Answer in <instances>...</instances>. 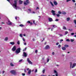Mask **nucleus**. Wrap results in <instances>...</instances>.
Instances as JSON below:
<instances>
[{"instance_id": "f257e3e1", "label": "nucleus", "mask_w": 76, "mask_h": 76, "mask_svg": "<svg viewBox=\"0 0 76 76\" xmlns=\"http://www.w3.org/2000/svg\"><path fill=\"white\" fill-rule=\"evenodd\" d=\"M17 1H14V3L12 5L13 7L15 9L17 10V9H19V7H17Z\"/></svg>"}, {"instance_id": "f03ea898", "label": "nucleus", "mask_w": 76, "mask_h": 76, "mask_svg": "<svg viewBox=\"0 0 76 76\" xmlns=\"http://www.w3.org/2000/svg\"><path fill=\"white\" fill-rule=\"evenodd\" d=\"M20 52V48H18L17 49L15 53L16 54H19V53Z\"/></svg>"}, {"instance_id": "7ed1b4c3", "label": "nucleus", "mask_w": 76, "mask_h": 76, "mask_svg": "<svg viewBox=\"0 0 76 76\" xmlns=\"http://www.w3.org/2000/svg\"><path fill=\"white\" fill-rule=\"evenodd\" d=\"M10 72L11 73H12V74H13L14 75H16V71L14 70H12L10 71Z\"/></svg>"}, {"instance_id": "20e7f679", "label": "nucleus", "mask_w": 76, "mask_h": 76, "mask_svg": "<svg viewBox=\"0 0 76 76\" xmlns=\"http://www.w3.org/2000/svg\"><path fill=\"white\" fill-rule=\"evenodd\" d=\"M28 13H32V14H35V12L34 11H31V9H28Z\"/></svg>"}, {"instance_id": "39448f33", "label": "nucleus", "mask_w": 76, "mask_h": 76, "mask_svg": "<svg viewBox=\"0 0 76 76\" xmlns=\"http://www.w3.org/2000/svg\"><path fill=\"white\" fill-rule=\"evenodd\" d=\"M29 0H26V1H25L24 2V5H27L28 4H29Z\"/></svg>"}, {"instance_id": "423d86ee", "label": "nucleus", "mask_w": 76, "mask_h": 76, "mask_svg": "<svg viewBox=\"0 0 76 76\" xmlns=\"http://www.w3.org/2000/svg\"><path fill=\"white\" fill-rule=\"evenodd\" d=\"M27 61L28 62L29 64H32V62L31 61H30V59H29V58H27Z\"/></svg>"}, {"instance_id": "0eeeda50", "label": "nucleus", "mask_w": 76, "mask_h": 76, "mask_svg": "<svg viewBox=\"0 0 76 76\" xmlns=\"http://www.w3.org/2000/svg\"><path fill=\"white\" fill-rule=\"evenodd\" d=\"M7 25H11L13 24L12 22H10V20H8V22L7 23Z\"/></svg>"}, {"instance_id": "6e6552de", "label": "nucleus", "mask_w": 76, "mask_h": 76, "mask_svg": "<svg viewBox=\"0 0 76 76\" xmlns=\"http://www.w3.org/2000/svg\"><path fill=\"white\" fill-rule=\"evenodd\" d=\"M45 50H48L50 49V46L48 45H47L45 47Z\"/></svg>"}, {"instance_id": "1a4fd4ad", "label": "nucleus", "mask_w": 76, "mask_h": 76, "mask_svg": "<svg viewBox=\"0 0 76 76\" xmlns=\"http://www.w3.org/2000/svg\"><path fill=\"white\" fill-rule=\"evenodd\" d=\"M23 56L26 57L27 56V54L25 52H23Z\"/></svg>"}, {"instance_id": "9d476101", "label": "nucleus", "mask_w": 76, "mask_h": 76, "mask_svg": "<svg viewBox=\"0 0 76 76\" xmlns=\"http://www.w3.org/2000/svg\"><path fill=\"white\" fill-rule=\"evenodd\" d=\"M51 12H52V13H53V15H56V13H55V11L52 10Z\"/></svg>"}, {"instance_id": "9b49d317", "label": "nucleus", "mask_w": 76, "mask_h": 76, "mask_svg": "<svg viewBox=\"0 0 76 76\" xmlns=\"http://www.w3.org/2000/svg\"><path fill=\"white\" fill-rule=\"evenodd\" d=\"M76 64L75 63H73L71 68H74V67H75V66H76Z\"/></svg>"}, {"instance_id": "f8f14e48", "label": "nucleus", "mask_w": 76, "mask_h": 76, "mask_svg": "<svg viewBox=\"0 0 76 76\" xmlns=\"http://www.w3.org/2000/svg\"><path fill=\"white\" fill-rule=\"evenodd\" d=\"M16 49V46H14L13 48H12V51H15V50Z\"/></svg>"}, {"instance_id": "ddd939ff", "label": "nucleus", "mask_w": 76, "mask_h": 76, "mask_svg": "<svg viewBox=\"0 0 76 76\" xmlns=\"http://www.w3.org/2000/svg\"><path fill=\"white\" fill-rule=\"evenodd\" d=\"M53 3L55 5V6L57 5V2L56 1H53Z\"/></svg>"}, {"instance_id": "4468645a", "label": "nucleus", "mask_w": 76, "mask_h": 76, "mask_svg": "<svg viewBox=\"0 0 76 76\" xmlns=\"http://www.w3.org/2000/svg\"><path fill=\"white\" fill-rule=\"evenodd\" d=\"M49 22H52L53 21V19L51 18H49Z\"/></svg>"}, {"instance_id": "2eb2a0df", "label": "nucleus", "mask_w": 76, "mask_h": 76, "mask_svg": "<svg viewBox=\"0 0 76 76\" xmlns=\"http://www.w3.org/2000/svg\"><path fill=\"white\" fill-rule=\"evenodd\" d=\"M10 44H11V45H15V42H10Z\"/></svg>"}, {"instance_id": "dca6fc26", "label": "nucleus", "mask_w": 76, "mask_h": 76, "mask_svg": "<svg viewBox=\"0 0 76 76\" xmlns=\"http://www.w3.org/2000/svg\"><path fill=\"white\" fill-rule=\"evenodd\" d=\"M31 69H30L28 72V75H30L31 74Z\"/></svg>"}, {"instance_id": "f3484780", "label": "nucleus", "mask_w": 76, "mask_h": 76, "mask_svg": "<svg viewBox=\"0 0 76 76\" xmlns=\"http://www.w3.org/2000/svg\"><path fill=\"white\" fill-rule=\"evenodd\" d=\"M69 64L70 65V68H72V62H70Z\"/></svg>"}, {"instance_id": "a211bd4d", "label": "nucleus", "mask_w": 76, "mask_h": 76, "mask_svg": "<svg viewBox=\"0 0 76 76\" xmlns=\"http://www.w3.org/2000/svg\"><path fill=\"white\" fill-rule=\"evenodd\" d=\"M64 47L66 48H67L68 47H69V45H64Z\"/></svg>"}, {"instance_id": "6ab92c4d", "label": "nucleus", "mask_w": 76, "mask_h": 76, "mask_svg": "<svg viewBox=\"0 0 76 76\" xmlns=\"http://www.w3.org/2000/svg\"><path fill=\"white\" fill-rule=\"evenodd\" d=\"M61 13L63 15H66V12H65L63 11Z\"/></svg>"}, {"instance_id": "aec40b11", "label": "nucleus", "mask_w": 76, "mask_h": 76, "mask_svg": "<svg viewBox=\"0 0 76 76\" xmlns=\"http://www.w3.org/2000/svg\"><path fill=\"white\" fill-rule=\"evenodd\" d=\"M19 4H22V1L21 0L19 1Z\"/></svg>"}, {"instance_id": "412c9836", "label": "nucleus", "mask_w": 76, "mask_h": 76, "mask_svg": "<svg viewBox=\"0 0 76 76\" xmlns=\"http://www.w3.org/2000/svg\"><path fill=\"white\" fill-rule=\"evenodd\" d=\"M5 41H7L8 40V38L7 37H6L4 39Z\"/></svg>"}, {"instance_id": "4be33fe9", "label": "nucleus", "mask_w": 76, "mask_h": 76, "mask_svg": "<svg viewBox=\"0 0 76 76\" xmlns=\"http://www.w3.org/2000/svg\"><path fill=\"white\" fill-rule=\"evenodd\" d=\"M17 44H18V45H20V41H18L17 42Z\"/></svg>"}, {"instance_id": "5701e85b", "label": "nucleus", "mask_w": 76, "mask_h": 76, "mask_svg": "<svg viewBox=\"0 0 76 76\" xmlns=\"http://www.w3.org/2000/svg\"><path fill=\"white\" fill-rule=\"evenodd\" d=\"M62 49L63 50H66V48L64 47H63L62 48Z\"/></svg>"}, {"instance_id": "b1692460", "label": "nucleus", "mask_w": 76, "mask_h": 76, "mask_svg": "<svg viewBox=\"0 0 76 76\" xmlns=\"http://www.w3.org/2000/svg\"><path fill=\"white\" fill-rule=\"evenodd\" d=\"M63 29H64V30H66V27L65 26H64L63 27Z\"/></svg>"}, {"instance_id": "393cba45", "label": "nucleus", "mask_w": 76, "mask_h": 76, "mask_svg": "<svg viewBox=\"0 0 76 76\" xmlns=\"http://www.w3.org/2000/svg\"><path fill=\"white\" fill-rule=\"evenodd\" d=\"M74 22L75 25H76V20H74Z\"/></svg>"}, {"instance_id": "a878e982", "label": "nucleus", "mask_w": 76, "mask_h": 76, "mask_svg": "<svg viewBox=\"0 0 76 76\" xmlns=\"http://www.w3.org/2000/svg\"><path fill=\"white\" fill-rule=\"evenodd\" d=\"M52 26H53V27H54V28H56L57 27V26L55 25H52Z\"/></svg>"}, {"instance_id": "bb28decb", "label": "nucleus", "mask_w": 76, "mask_h": 76, "mask_svg": "<svg viewBox=\"0 0 76 76\" xmlns=\"http://www.w3.org/2000/svg\"><path fill=\"white\" fill-rule=\"evenodd\" d=\"M70 18H67V21H69V20H70Z\"/></svg>"}, {"instance_id": "cd10ccee", "label": "nucleus", "mask_w": 76, "mask_h": 76, "mask_svg": "<svg viewBox=\"0 0 76 76\" xmlns=\"http://www.w3.org/2000/svg\"><path fill=\"white\" fill-rule=\"evenodd\" d=\"M50 3L52 6H54V5L53 4L52 2H50Z\"/></svg>"}, {"instance_id": "c85d7f7f", "label": "nucleus", "mask_w": 76, "mask_h": 76, "mask_svg": "<svg viewBox=\"0 0 76 76\" xmlns=\"http://www.w3.org/2000/svg\"><path fill=\"white\" fill-rule=\"evenodd\" d=\"M42 72L43 73H45V69H43Z\"/></svg>"}, {"instance_id": "c756f323", "label": "nucleus", "mask_w": 76, "mask_h": 76, "mask_svg": "<svg viewBox=\"0 0 76 76\" xmlns=\"http://www.w3.org/2000/svg\"><path fill=\"white\" fill-rule=\"evenodd\" d=\"M10 65H11V66H14V65L13 64V63H11Z\"/></svg>"}, {"instance_id": "7c9ffc66", "label": "nucleus", "mask_w": 76, "mask_h": 76, "mask_svg": "<svg viewBox=\"0 0 76 76\" xmlns=\"http://www.w3.org/2000/svg\"><path fill=\"white\" fill-rule=\"evenodd\" d=\"M56 15L58 17H59V16H60V15L59 14H56Z\"/></svg>"}, {"instance_id": "2f4dec72", "label": "nucleus", "mask_w": 76, "mask_h": 76, "mask_svg": "<svg viewBox=\"0 0 76 76\" xmlns=\"http://www.w3.org/2000/svg\"><path fill=\"white\" fill-rule=\"evenodd\" d=\"M68 34V31H65V35H66V34Z\"/></svg>"}, {"instance_id": "473e14b6", "label": "nucleus", "mask_w": 76, "mask_h": 76, "mask_svg": "<svg viewBox=\"0 0 76 76\" xmlns=\"http://www.w3.org/2000/svg\"><path fill=\"white\" fill-rule=\"evenodd\" d=\"M20 37H22V34H20Z\"/></svg>"}, {"instance_id": "72a5a7b5", "label": "nucleus", "mask_w": 76, "mask_h": 76, "mask_svg": "<svg viewBox=\"0 0 76 76\" xmlns=\"http://www.w3.org/2000/svg\"><path fill=\"white\" fill-rule=\"evenodd\" d=\"M56 76H58V73H56L55 74Z\"/></svg>"}, {"instance_id": "f704fd0d", "label": "nucleus", "mask_w": 76, "mask_h": 76, "mask_svg": "<svg viewBox=\"0 0 76 76\" xmlns=\"http://www.w3.org/2000/svg\"><path fill=\"white\" fill-rule=\"evenodd\" d=\"M66 41H68V42H69L70 41V40L69 39H67L66 40Z\"/></svg>"}, {"instance_id": "c9c22d12", "label": "nucleus", "mask_w": 76, "mask_h": 76, "mask_svg": "<svg viewBox=\"0 0 76 76\" xmlns=\"http://www.w3.org/2000/svg\"><path fill=\"white\" fill-rule=\"evenodd\" d=\"M54 73H57V71L56 70H54Z\"/></svg>"}, {"instance_id": "e433bc0d", "label": "nucleus", "mask_w": 76, "mask_h": 76, "mask_svg": "<svg viewBox=\"0 0 76 76\" xmlns=\"http://www.w3.org/2000/svg\"><path fill=\"white\" fill-rule=\"evenodd\" d=\"M71 42H73V41H74V40L73 39H71Z\"/></svg>"}, {"instance_id": "4c0bfd02", "label": "nucleus", "mask_w": 76, "mask_h": 76, "mask_svg": "<svg viewBox=\"0 0 76 76\" xmlns=\"http://www.w3.org/2000/svg\"><path fill=\"white\" fill-rule=\"evenodd\" d=\"M71 35H75V33H72L71 34Z\"/></svg>"}, {"instance_id": "58836bf2", "label": "nucleus", "mask_w": 76, "mask_h": 76, "mask_svg": "<svg viewBox=\"0 0 76 76\" xmlns=\"http://www.w3.org/2000/svg\"><path fill=\"white\" fill-rule=\"evenodd\" d=\"M33 23L34 24V25H36V23H35V20H33Z\"/></svg>"}, {"instance_id": "ea45409f", "label": "nucleus", "mask_w": 76, "mask_h": 76, "mask_svg": "<svg viewBox=\"0 0 76 76\" xmlns=\"http://www.w3.org/2000/svg\"><path fill=\"white\" fill-rule=\"evenodd\" d=\"M58 13L59 14H61V12L60 11H58Z\"/></svg>"}, {"instance_id": "a19ab883", "label": "nucleus", "mask_w": 76, "mask_h": 76, "mask_svg": "<svg viewBox=\"0 0 76 76\" xmlns=\"http://www.w3.org/2000/svg\"><path fill=\"white\" fill-rule=\"evenodd\" d=\"M27 48H26L24 49L23 51H26V49Z\"/></svg>"}, {"instance_id": "79ce46f5", "label": "nucleus", "mask_w": 76, "mask_h": 76, "mask_svg": "<svg viewBox=\"0 0 76 76\" xmlns=\"http://www.w3.org/2000/svg\"><path fill=\"white\" fill-rule=\"evenodd\" d=\"M55 21H56V22H57L58 21V19H57L55 20Z\"/></svg>"}, {"instance_id": "37998d69", "label": "nucleus", "mask_w": 76, "mask_h": 76, "mask_svg": "<svg viewBox=\"0 0 76 76\" xmlns=\"http://www.w3.org/2000/svg\"><path fill=\"white\" fill-rule=\"evenodd\" d=\"M19 26H21V27L23 26V25L22 24H20Z\"/></svg>"}, {"instance_id": "c03bdc74", "label": "nucleus", "mask_w": 76, "mask_h": 76, "mask_svg": "<svg viewBox=\"0 0 76 76\" xmlns=\"http://www.w3.org/2000/svg\"><path fill=\"white\" fill-rule=\"evenodd\" d=\"M22 75L23 76H25V73H22Z\"/></svg>"}, {"instance_id": "a18cd8bd", "label": "nucleus", "mask_w": 76, "mask_h": 76, "mask_svg": "<svg viewBox=\"0 0 76 76\" xmlns=\"http://www.w3.org/2000/svg\"><path fill=\"white\" fill-rule=\"evenodd\" d=\"M22 61V59H20L19 60V62H21V61Z\"/></svg>"}, {"instance_id": "49530a36", "label": "nucleus", "mask_w": 76, "mask_h": 76, "mask_svg": "<svg viewBox=\"0 0 76 76\" xmlns=\"http://www.w3.org/2000/svg\"><path fill=\"white\" fill-rule=\"evenodd\" d=\"M37 69H36L35 70V73H37Z\"/></svg>"}, {"instance_id": "de8ad7c7", "label": "nucleus", "mask_w": 76, "mask_h": 76, "mask_svg": "<svg viewBox=\"0 0 76 76\" xmlns=\"http://www.w3.org/2000/svg\"><path fill=\"white\" fill-rule=\"evenodd\" d=\"M72 1L74 3H75V0H72Z\"/></svg>"}, {"instance_id": "09e8293b", "label": "nucleus", "mask_w": 76, "mask_h": 76, "mask_svg": "<svg viewBox=\"0 0 76 76\" xmlns=\"http://www.w3.org/2000/svg\"><path fill=\"white\" fill-rule=\"evenodd\" d=\"M50 60L49 59H47V62H48V61H49Z\"/></svg>"}, {"instance_id": "8fccbe9b", "label": "nucleus", "mask_w": 76, "mask_h": 76, "mask_svg": "<svg viewBox=\"0 0 76 76\" xmlns=\"http://www.w3.org/2000/svg\"><path fill=\"white\" fill-rule=\"evenodd\" d=\"M58 48H60V47H61V45H59L58 46Z\"/></svg>"}, {"instance_id": "3c124183", "label": "nucleus", "mask_w": 76, "mask_h": 76, "mask_svg": "<svg viewBox=\"0 0 76 76\" xmlns=\"http://www.w3.org/2000/svg\"><path fill=\"white\" fill-rule=\"evenodd\" d=\"M61 41H63V40L61 39L60 40V42L61 43Z\"/></svg>"}, {"instance_id": "603ef678", "label": "nucleus", "mask_w": 76, "mask_h": 76, "mask_svg": "<svg viewBox=\"0 0 76 76\" xmlns=\"http://www.w3.org/2000/svg\"><path fill=\"white\" fill-rule=\"evenodd\" d=\"M69 31H73V30L72 29H69Z\"/></svg>"}, {"instance_id": "864d4df0", "label": "nucleus", "mask_w": 76, "mask_h": 76, "mask_svg": "<svg viewBox=\"0 0 76 76\" xmlns=\"http://www.w3.org/2000/svg\"><path fill=\"white\" fill-rule=\"evenodd\" d=\"M27 23H31V22L29 21H27Z\"/></svg>"}, {"instance_id": "5fc2aeb1", "label": "nucleus", "mask_w": 76, "mask_h": 76, "mask_svg": "<svg viewBox=\"0 0 76 76\" xmlns=\"http://www.w3.org/2000/svg\"><path fill=\"white\" fill-rule=\"evenodd\" d=\"M37 52H38V50H35V53H37Z\"/></svg>"}, {"instance_id": "6e6d98bb", "label": "nucleus", "mask_w": 76, "mask_h": 76, "mask_svg": "<svg viewBox=\"0 0 76 76\" xmlns=\"http://www.w3.org/2000/svg\"><path fill=\"white\" fill-rule=\"evenodd\" d=\"M23 43H24V45H26V43L23 42Z\"/></svg>"}, {"instance_id": "4d7b16f0", "label": "nucleus", "mask_w": 76, "mask_h": 76, "mask_svg": "<svg viewBox=\"0 0 76 76\" xmlns=\"http://www.w3.org/2000/svg\"><path fill=\"white\" fill-rule=\"evenodd\" d=\"M23 40L24 41H25V39L23 38Z\"/></svg>"}, {"instance_id": "13d9d810", "label": "nucleus", "mask_w": 76, "mask_h": 76, "mask_svg": "<svg viewBox=\"0 0 76 76\" xmlns=\"http://www.w3.org/2000/svg\"><path fill=\"white\" fill-rule=\"evenodd\" d=\"M71 0H66V2H68L69 1H70Z\"/></svg>"}, {"instance_id": "bf43d9fd", "label": "nucleus", "mask_w": 76, "mask_h": 76, "mask_svg": "<svg viewBox=\"0 0 76 76\" xmlns=\"http://www.w3.org/2000/svg\"><path fill=\"white\" fill-rule=\"evenodd\" d=\"M24 70V72H25V73L26 72V69H25Z\"/></svg>"}, {"instance_id": "052dcab7", "label": "nucleus", "mask_w": 76, "mask_h": 76, "mask_svg": "<svg viewBox=\"0 0 76 76\" xmlns=\"http://www.w3.org/2000/svg\"><path fill=\"white\" fill-rule=\"evenodd\" d=\"M53 29H54V28H51V31H53Z\"/></svg>"}, {"instance_id": "680f3d73", "label": "nucleus", "mask_w": 76, "mask_h": 76, "mask_svg": "<svg viewBox=\"0 0 76 76\" xmlns=\"http://www.w3.org/2000/svg\"><path fill=\"white\" fill-rule=\"evenodd\" d=\"M60 37H62L63 36V35L62 34H59Z\"/></svg>"}, {"instance_id": "e2e57ef3", "label": "nucleus", "mask_w": 76, "mask_h": 76, "mask_svg": "<svg viewBox=\"0 0 76 76\" xmlns=\"http://www.w3.org/2000/svg\"><path fill=\"white\" fill-rule=\"evenodd\" d=\"M4 72H5L4 71H3L2 72V74H4Z\"/></svg>"}, {"instance_id": "0e129e2a", "label": "nucleus", "mask_w": 76, "mask_h": 76, "mask_svg": "<svg viewBox=\"0 0 76 76\" xmlns=\"http://www.w3.org/2000/svg\"><path fill=\"white\" fill-rule=\"evenodd\" d=\"M55 53H54V52H52V55H54Z\"/></svg>"}, {"instance_id": "69168bd1", "label": "nucleus", "mask_w": 76, "mask_h": 76, "mask_svg": "<svg viewBox=\"0 0 76 76\" xmlns=\"http://www.w3.org/2000/svg\"><path fill=\"white\" fill-rule=\"evenodd\" d=\"M58 43H56V45H58Z\"/></svg>"}, {"instance_id": "338daca9", "label": "nucleus", "mask_w": 76, "mask_h": 76, "mask_svg": "<svg viewBox=\"0 0 76 76\" xmlns=\"http://www.w3.org/2000/svg\"><path fill=\"white\" fill-rule=\"evenodd\" d=\"M27 70H29V68H28L27 69Z\"/></svg>"}, {"instance_id": "774afa93", "label": "nucleus", "mask_w": 76, "mask_h": 76, "mask_svg": "<svg viewBox=\"0 0 76 76\" xmlns=\"http://www.w3.org/2000/svg\"><path fill=\"white\" fill-rule=\"evenodd\" d=\"M30 23L31 25H32V23L31 22V23Z\"/></svg>"}]
</instances>
